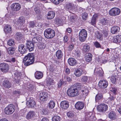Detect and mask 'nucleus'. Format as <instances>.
I'll return each mask as SVG.
<instances>
[{"mask_svg": "<svg viewBox=\"0 0 121 121\" xmlns=\"http://www.w3.org/2000/svg\"><path fill=\"white\" fill-rule=\"evenodd\" d=\"M34 60L33 54L32 53H29L24 58L23 62L25 65L28 66L33 63Z\"/></svg>", "mask_w": 121, "mask_h": 121, "instance_id": "1", "label": "nucleus"}, {"mask_svg": "<svg viewBox=\"0 0 121 121\" xmlns=\"http://www.w3.org/2000/svg\"><path fill=\"white\" fill-rule=\"evenodd\" d=\"M67 93L68 95L71 97H74L78 95L79 92L76 88L71 87L67 90Z\"/></svg>", "mask_w": 121, "mask_h": 121, "instance_id": "2", "label": "nucleus"}, {"mask_svg": "<svg viewBox=\"0 0 121 121\" xmlns=\"http://www.w3.org/2000/svg\"><path fill=\"white\" fill-rule=\"evenodd\" d=\"M44 34L46 38L50 39L53 38L55 35V31L50 28L46 29L44 32Z\"/></svg>", "mask_w": 121, "mask_h": 121, "instance_id": "3", "label": "nucleus"}, {"mask_svg": "<svg viewBox=\"0 0 121 121\" xmlns=\"http://www.w3.org/2000/svg\"><path fill=\"white\" fill-rule=\"evenodd\" d=\"M15 106L13 105L10 104L5 108L4 112L7 114H11L15 111Z\"/></svg>", "mask_w": 121, "mask_h": 121, "instance_id": "4", "label": "nucleus"}, {"mask_svg": "<svg viewBox=\"0 0 121 121\" xmlns=\"http://www.w3.org/2000/svg\"><path fill=\"white\" fill-rule=\"evenodd\" d=\"M87 33L85 29H82L80 31L79 33V38L81 42L84 41L87 37Z\"/></svg>", "mask_w": 121, "mask_h": 121, "instance_id": "5", "label": "nucleus"}, {"mask_svg": "<svg viewBox=\"0 0 121 121\" xmlns=\"http://www.w3.org/2000/svg\"><path fill=\"white\" fill-rule=\"evenodd\" d=\"M25 18L23 17H20L18 19H15L14 21L15 24L19 27H22L25 22Z\"/></svg>", "mask_w": 121, "mask_h": 121, "instance_id": "6", "label": "nucleus"}, {"mask_svg": "<svg viewBox=\"0 0 121 121\" xmlns=\"http://www.w3.org/2000/svg\"><path fill=\"white\" fill-rule=\"evenodd\" d=\"M121 13V10L119 8H114L111 9L109 11V13L111 16H116L119 15Z\"/></svg>", "mask_w": 121, "mask_h": 121, "instance_id": "7", "label": "nucleus"}, {"mask_svg": "<svg viewBox=\"0 0 121 121\" xmlns=\"http://www.w3.org/2000/svg\"><path fill=\"white\" fill-rule=\"evenodd\" d=\"M108 108V106L106 104H103L98 105L97 109L99 112H104L107 110Z\"/></svg>", "mask_w": 121, "mask_h": 121, "instance_id": "8", "label": "nucleus"}, {"mask_svg": "<svg viewBox=\"0 0 121 121\" xmlns=\"http://www.w3.org/2000/svg\"><path fill=\"white\" fill-rule=\"evenodd\" d=\"M49 95L47 92H43L40 93L39 95V98L41 101H45L49 96Z\"/></svg>", "mask_w": 121, "mask_h": 121, "instance_id": "9", "label": "nucleus"}, {"mask_svg": "<svg viewBox=\"0 0 121 121\" xmlns=\"http://www.w3.org/2000/svg\"><path fill=\"white\" fill-rule=\"evenodd\" d=\"M108 85L107 81L105 80H100L99 82V87L102 89H105L107 87Z\"/></svg>", "mask_w": 121, "mask_h": 121, "instance_id": "10", "label": "nucleus"}, {"mask_svg": "<svg viewBox=\"0 0 121 121\" xmlns=\"http://www.w3.org/2000/svg\"><path fill=\"white\" fill-rule=\"evenodd\" d=\"M9 65L5 63H1L0 64V69L3 72H6L8 70Z\"/></svg>", "mask_w": 121, "mask_h": 121, "instance_id": "11", "label": "nucleus"}, {"mask_svg": "<svg viewBox=\"0 0 121 121\" xmlns=\"http://www.w3.org/2000/svg\"><path fill=\"white\" fill-rule=\"evenodd\" d=\"M26 44L30 51L34 50L35 49V46L33 43L31 41L27 40Z\"/></svg>", "mask_w": 121, "mask_h": 121, "instance_id": "12", "label": "nucleus"}, {"mask_svg": "<svg viewBox=\"0 0 121 121\" xmlns=\"http://www.w3.org/2000/svg\"><path fill=\"white\" fill-rule=\"evenodd\" d=\"M69 103L67 101H61L60 103V106L62 109H66L69 107Z\"/></svg>", "mask_w": 121, "mask_h": 121, "instance_id": "13", "label": "nucleus"}, {"mask_svg": "<svg viewBox=\"0 0 121 121\" xmlns=\"http://www.w3.org/2000/svg\"><path fill=\"white\" fill-rule=\"evenodd\" d=\"M26 46L23 44H20L18 46V51L21 53L23 54L26 52Z\"/></svg>", "mask_w": 121, "mask_h": 121, "instance_id": "14", "label": "nucleus"}, {"mask_svg": "<svg viewBox=\"0 0 121 121\" xmlns=\"http://www.w3.org/2000/svg\"><path fill=\"white\" fill-rule=\"evenodd\" d=\"M26 104L29 108H32L35 106L36 103L33 100L30 99L27 101Z\"/></svg>", "mask_w": 121, "mask_h": 121, "instance_id": "15", "label": "nucleus"}, {"mask_svg": "<svg viewBox=\"0 0 121 121\" xmlns=\"http://www.w3.org/2000/svg\"><path fill=\"white\" fill-rule=\"evenodd\" d=\"M83 72L82 69L80 68H78L75 70L74 74L76 77H79L82 75Z\"/></svg>", "mask_w": 121, "mask_h": 121, "instance_id": "16", "label": "nucleus"}, {"mask_svg": "<svg viewBox=\"0 0 121 121\" xmlns=\"http://www.w3.org/2000/svg\"><path fill=\"white\" fill-rule=\"evenodd\" d=\"M94 72L99 76H101L103 75V71L100 67H96L94 70Z\"/></svg>", "mask_w": 121, "mask_h": 121, "instance_id": "17", "label": "nucleus"}, {"mask_svg": "<svg viewBox=\"0 0 121 121\" xmlns=\"http://www.w3.org/2000/svg\"><path fill=\"white\" fill-rule=\"evenodd\" d=\"M84 104L83 103L81 102H78L75 104L76 108L79 110H81L84 108Z\"/></svg>", "mask_w": 121, "mask_h": 121, "instance_id": "18", "label": "nucleus"}, {"mask_svg": "<svg viewBox=\"0 0 121 121\" xmlns=\"http://www.w3.org/2000/svg\"><path fill=\"white\" fill-rule=\"evenodd\" d=\"M89 92L88 88L86 87H85L84 88H82L80 91L81 94L83 96H87Z\"/></svg>", "mask_w": 121, "mask_h": 121, "instance_id": "19", "label": "nucleus"}, {"mask_svg": "<svg viewBox=\"0 0 121 121\" xmlns=\"http://www.w3.org/2000/svg\"><path fill=\"white\" fill-rule=\"evenodd\" d=\"M11 8L13 10L18 11L21 8L20 4L18 3L13 4L11 6Z\"/></svg>", "mask_w": 121, "mask_h": 121, "instance_id": "20", "label": "nucleus"}, {"mask_svg": "<svg viewBox=\"0 0 121 121\" xmlns=\"http://www.w3.org/2000/svg\"><path fill=\"white\" fill-rule=\"evenodd\" d=\"M120 30V28L117 26H113L111 29V31L112 34H116L119 32Z\"/></svg>", "mask_w": 121, "mask_h": 121, "instance_id": "21", "label": "nucleus"}, {"mask_svg": "<svg viewBox=\"0 0 121 121\" xmlns=\"http://www.w3.org/2000/svg\"><path fill=\"white\" fill-rule=\"evenodd\" d=\"M31 37L33 38L32 41L33 42H35L36 40H37V38L38 37L41 38V36L39 35L36 33L34 32H32L30 34Z\"/></svg>", "mask_w": 121, "mask_h": 121, "instance_id": "22", "label": "nucleus"}, {"mask_svg": "<svg viewBox=\"0 0 121 121\" xmlns=\"http://www.w3.org/2000/svg\"><path fill=\"white\" fill-rule=\"evenodd\" d=\"M4 30L6 33H11L12 32V29L11 26L9 25H6L4 27Z\"/></svg>", "mask_w": 121, "mask_h": 121, "instance_id": "23", "label": "nucleus"}, {"mask_svg": "<svg viewBox=\"0 0 121 121\" xmlns=\"http://www.w3.org/2000/svg\"><path fill=\"white\" fill-rule=\"evenodd\" d=\"M55 15V12L53 11L49 12L47 16V18L48 20H50L54 18Z\"/></svg>", "mask_w": 121, "mask_h": 121, "instance_id": "24", "label": "nucleus"}, {"mask_svg": "<svg viewBox=\"0 0 121 121\" xmlns=\"http://www.w3.org/2000/svg\"><path fill=\"white\" fill-rule=\"evenodd\" d=\"M68 62L69 64L71 66H73L77 64L75 59L73 58H70L68 60Z\"/></svg>", "mask_w": 121, "mask_h": 121, "instance_id": "25", "label": "nucleus"}, {"mask_svg": "<svg viewBox=\"0 0 121 121\" xmlns=\"http://www.w3.org/2000/svg\"><path fill=\"white\" fill-rule=\"evenodd\" d=\"M109 118L111 120H114L117 117V116L115 112L113 111L111 112L108 114Z\"/></svg>", "mask_w": 121, "mask_h": 121, "instance_id": "26", "label": "nucleus"}, {"mask_svg": "<svg viewBox=\"0 0 121 121\" xmlns=\"http://www.w3.org/2000/svg\"><path fill=\"white\" fill-rule=\"evenodd\" d=\"M35 76L36 79H39L43 77V74L41 72L37 71L35 73Z\"/></svg>", "mask_w": 121, "mask_h": 121, "instance_id": "27", "label": "nucleus"}, {"mask_svg": "<svg viewBox=\"0 0 121 121\" xmlns=\"http://www.w3.org/2000/svg\"><path fill=\"white\" fill-rule=\"evenodd\" d=\"M35 115V112L34 111H30L27 114L26 116V118L28 119H30L33 117Z\"/></svg>", "mask_w": 121, "mask_h": 121, "instance_id": "28", "label": "nucleus"}, {"mask_svg": "<svg viewBox=\"0 0 121 121\" xmlns=\"http://www.w3.org/2000/svg\"><path fill=\"white\" fill-rule=\"evenodd\" d=\"M92 57V54L91 53H89L85 56V60L86 61L89 62L91 60Z\"/></svg>", "mask_w": 121, "mask_h": 121, "instance_id": "29", "label": "nucleus"}, {"mask_svg": "<svg viewBox=\"0 0 121 121\" xmlns=\"http://www.w3.org/2000/svg\"><path fill=\"white\" fill-rule=\"evenodd\" d=\"M98 15L97 14H95L94 15L92 18L91 21V24L95 26L96 23V19L98 18Z\"/></svg>", "mask_w": 121, "mask_h": 121, "instance_id": "30", "label": "nucleus"}, {"mask_svg": "<svg viewBox=\"0 0 121 121\" xmlns=\"http://www.w3.org/2000/svg\"><path fill=\"white\" fill-rule=\"evenodd\" d=\"M90 48L89 45L86 44L83 46L82 50L84 52H88L90 50Z\"/></svg>", "mask_w": 121, "mask_h": 121, "instance_id": "31", "label": "nucleus"}, {"mask_svg": "<svg viewBox=\"0 0 121 121\" xmlns=\"http://www.w3.org/2000/svg\"><path fill=\"white\" fill-rule=\"evenodd\" d=\"M15 48L13 47H10L7 49L8 53L9 54L11 55L13 54L15 52Z\"/></svg>", "mask_w": 121, "mask_h": 121, "instance_id": "32", "label": "nucleus"}, {"mask_svg": "<svg viewBox=\"0 0 121 121\" xmlns=\"http://www.w3.org/2000/svg\"><path fill=\"white\" fill-rule=\"evenodd\" d=\"M66 8L69 10H73L74 8L73 5L71 3H67L66 5Z\"/></svg>", "mask_w": 121, "mask_h": 121, "instance_id": "33", "label": "nucleus"}, {"mask_svg": "<svg viewBox=\"0 0 121 121\" xmlns=\"http://www.w3.org/2000/svg\"><path fill=\"white\" fill-rule=\"evenodd\" d=\"M56 56L58 59L61 58L63 56L62 52L60 50H58L56 53Z\"/></svg>", "mask_w": 121, "mask_h": 121, "instance_id": "34", "label": "nucleus"}, {"mask_svg": "<svg viewBox=\"0 0 121 121\" xmlns=\"http://www.w3.org/2000/svg\"><path fill=\"white\" fill-rule=\"evenodd\" d=\"M3 85L6 88H9L11 86V84L9 81L5 80L3 82Z\"/></svg>", "mask_w": 121, "mask_h": 121, "instance_id": "35", "label": "nucleus"}, {"mask_svg": "<svg viewBox=\"0 0 121 121\" xmlns=\"http://www.w3.org/2000/svg\"><path fill=\"white\" fill-rule=\"evenodd\" d=\"M103 97L102 94L101 93H98L96 95L95 97V100L96 102L101 99Z\"/></svg>", "mask_w": 121, "mask_h": 121, "instance_id": "36", "label": "nucleus"}, {"mask_svg": "<svg viewBox=\"0 0 121 121\" xmlns=\"http://www.w3.org/2000/svg\"><path fill=\"white\" fill-rule=\"evenodd\" d=\"M55 23L58 26L61 25L63 23L62 21L59 18H56L55 21Z\"/></svg>", "mask_w": 121, "mask_h": 121, "instance_id": "37", "label": "nucleus"}, {"mask_svg": "<svg viewBox=\"0 0 121 121\" xmlns=\"http://www.w3.org/2000/svg\"><path fill=\"white\" fill-rule=\"evenodd\" d=\"M55 102L52 100L50 101L49 103L48 106L51 108H53L55 106Z\"/></svg>", "mask_w": 121, "mask_h": 121, "instance_id": "38", "label": "nucleus"}, {"mask_svg": "<svg viewBox=\"0 0 121 121\" xmlns=\"http://www.w3.org/2000/svg\"><path fill=\"white\" fill-rule=\"evenodd\" d=\"M16 36L17 39L19 40L22 39V35L21 33L20 32L17 33L16 34Z\"/></svg>", "mask_w": 121, "mask_h": 121, "instance_id": "39", "label": "nucleus"}, {"mask_svg": "<svg viewBox=\"0 0 121 121\" xmlns=\"http://www.w3.org/2000/svg\"><path fill=\"white\" fill-rule=\"evenodd\" d=\"M61 118L58 116H54L52 118V121H60Z\"/></svg>", "mask_w": 121, "mask_h": 121, "instance_id": "40", "label": "nucleus"}, {"mask_svg": "<svg viewBox=\"0 0 121 121\" xmlns=\"http://www.w3.org/2000/svg\"><path fill=\"white\" fill-rule=\"evenodd\" d=\"M107 23V21L106 19L105 18H103L101 19L100 22V23L101 25H104L106 24Z\"/></svg>", "mask_w": 121, "mask_h": 121, "instance_id": "41", "label": "nucleus"}, {"mask_svg": "<svg viewBox=\"0 0 121 121\" xmlns=\"http://www.w3.org/2000/svg\"><path fill=\"white\" fill-rule=\"evenodd\" d=\"M67 115L68 117L69 118H72L75 116L74 113L71 111H69L67 112Z\"/></svg>", "mask_w": 121, "mask_h": 121, "instance_id": "42", "label": "nucleus"}, {"mask_svg": "<svg viewBox=\"0 0 121 121\" xmlns=\"http://www.w3.org/2000/svg\"><path fill=\"white\" fill-rule=\"evenodd\" d=\"M95 36L97 38L100 39L102 37V35L98 31H96L95 33Z\"/></svg>", "mask_w": 121, "mask_h": 121, "instance_id": "43", "label": "nucleus"}, {"mask_svg": "<svg viewBox=\"0 0 121 121\" xmlns=\"http://www.w3.org/2000/svg\"><path fill=\"white\" fill-rule=\"evenodd\" d=\"M82 17L83 20H85L87 18L88 14L86 13H83L82 14Z\"/></svg>", "mask_w": 121, "mask_h": 121, "instance_id": "44", "label": "nucleus"}, {"mask_svg": "<svg viewBox=\"0 0 121 121\" xmlns=\"http://www.w3.org/2000/svg\"><path fill=\"white\" fill-rule=\"evenodd\" d=\"M8 44L10 46H13L14 44V41L12 39H10L8 41Z\"/></svg>", "mask_w": 121, "mask_h": 121, "instance_id": "45", "label": "nucleus"}, {"mask_svg": "<svg viewBox=\"0 0 121 121\" xmlns=\"http://www.w3.org/2000/svg\"><path fill=\"white\" fill-rule=\"evenodd\" d=\"M88 80V77L85 76H83L81 78V81L83 82H87Z\"/></svg>", "mask_w": 121, "mask_h": 121, "instance_id": "46", "label": "nucleus"}, {"mask_svg": "<svg viewBox=\"0 0 121 121\" xmlns=\"http://www.w3.org/2000/svg\"><path fill=\"white\" fill-rule=\"evenodd\" d=\"M64 0H52V1L55 4H58L63 2Z\"/></svg>", "mask_w": 121, "mask_h": 121, "instance_id": "47", "label": "nucleus"}, {"mask_svg": "<svg viewBox=\"0 0 121 121\" xmlns=\"http://www.w3.org/2000/svg\"><path fill=\"white\" fill-rule=\"evenodd\" d=\"M74 86L76 87V88H81L82 87V85L81 83L78 82H76L74 84Z\"/></svg>", "mask_w": 121, "mask_h": 121, "instance_id": "48", "label": "nucleus"}, {"mask_svg": "<svg viewBox=\"0 0 121 121\" xmlns=\"http://www.w3.org/2000/svg\"><path fill=\"white\" fill-rule=\"evenodd\" d=\"M110 80L112 83H114L117 80V77L115 76H112L111 77Z\"/></svg>", "mask_w": 121, "mask_h": 121, "instance_id": "49", "label": "nucleus"}, {"mask_svg": "<svg viewBox=\"0 0 121 121\" xmlns=\"http://www.w3.org/2000/svg\"><path fill=\"white\" fill-rule=\"evenodd\" d=\"M111 42L115 43L117 42H118L116 36H114L112 38V39L111 40Z\"/></svg>", "mask_w": 121, "mask_h": 121, "instance_id": "50", "label": "nucleus"}, {"mask_svg": "<svg viewBox=\"0 0 121 121\" xmlns=\"http://www.w3.org/2000/svg\"><path fill=\"white\" fill-rule=\"evenodd\" d=\"M35 22L34 21H32L30 22L29 24L30 27L32 28H33L35 26H37L35 25Z\"/></svg>", "mask_w": 121, "mask_h": 121, "instance_id": "51", "label": "nucleus"}, {"mask_svg": "<svg viewBox=\"0 0 121 121\" xmlns=\"http://www.w3.org/2000/svg\"><path fill=\"white\" fill-rule=\"evenodd\" d=\"M117 89L115 88H112L110 91L112 94L115 95L116 94Z\"/></svg>", "mask_w": 121, "mask_h": 121, "instance_id": "52", "label": "nucleus"}, {"mask_svg": "<svg viewBox=\"0 0 121 121\" xmlns=\"http://www.w3.org/2000/svg\"><path fill=\"white\" fill-rule=\"evenodd\" d=\"M48 112V110L47 109L43 108L42 109L41 113L42 114H43L44 115H46L47 113Z\"/></svg>", "mask_w": 121, "mask_h": 121, "instance_id": "53", "label": "nucleus"}, {"mask_svg": "<svg viewBox=\"0 0 121 121\" xmlns=\"http://www.w3.org/2000/svg\"><path fill=\"white\" fill-rule=\"evenodd\" d=\"M11 17V16L9 13H7L5 15L4 18L7 20H8Z\"/></svg>", "mask_w": 121, "mask_h": 121, "instance_id": "54", "label": "nucleus"}, {"mask_svg": "<svg viewBox=\"0 0 121 121\" xmlns=\"http://www.w3.org/2000/svg\"><path fill=\"white\" fill-rule=\"evenodd\" d=\"M28 90L31 91L33 90L34 89V87L31 85H30V86H28Z\"/></svg>", "mask_w": 121, "mask_h": 121, "instance_id": "55", "label": "nucleus"}, {"mask_svg": "<svg viewBox=\"0 0 121 121\" xmlns=\"http://www.w3.org/2000/svg\"><path fill=\"white\" fill-rule=\"evenodd\" d=\"M92 113L91 112H87L86 113V117L88 118L91 117L92 115Z\"/></svg>", "mask_w": 121, "mask_h": 121, "instance_id": "56", "label": "nucleus"}, {"mask_svg": "<svg viewBox=\"0 0 121 121\" xmlns=\"http://www.w3.org/2000/svg\"><path fill=\"white\" fill-rule=\"evenodd\" d=\"M117 108L119 112L121 114V105L117 106Z\"/></svg>", "mask_w": 121, "mask_h": 121, "instance_id": "57", "label": "nucleus"}, {"mask_svg": "<svg viewBox=\"0 0 121 121\" xmlns=\"http://www.w3.org/2000/svg\"><path fill=\"white\" fill-rule=\"evenodd\" d=\"M116 36L118 42L119 43L121 42V35H117Z\"/></svg>", "mask_w": 121, "mask_h": 121, "instance_id": "58", "label": "nucleus"}, {"mask_svg": "<svg viewBox=\"0 0 121 121\" xmlns=\"http://www.w3.org/2000/svg\"><path fill=\"white\" fill-rule=\"evenodd\" d=\"M34 11L36 14H39L40 13V10L38 8H36L34 9Z\"/></svg>", "mask_w": 121, "mask_h": 121, "instance_id": "59", "label": "nucleus"}, {"mask_svg": "<svg viewBox=\"0 0 121 121\" xmlns=\"http://www.w3.org/2000/svg\"><path fill=\"white\" fill-rule=\"evenodd\" d=\"M74 48V46L73 45H70L68 47V50L70 51L72 50V49H73Z\"/></svg>", "mask_w": 121, "mask_h": 121, "instance_id": "60", "label": "nucleus"}, {"mask_svg": "<svg viewBox=\"0 0 121 121\" xmlns=\"http://www.w3.org/2000/svg\"><path fill=\"white\" fill-rule=\"evenodd\" d=\"M95 46L97 48H98L100 47V44L98 42H95L94 43Z\"/></svg>", "mask_w": 121, "mask_h": 121, "instance_id": "61", "label": "nucleus"}, {"mask_svg": "<svg viewBox=\"0 0 121 121\" xmlns=\"http://www.w3.org/2000/svg\"><path fill=\"white\" fill-rule=\"evenodd\" d=\"M65 79L67 80V81L69 82H70L72 81V78L70 77H65Z\"/></svg>", "mask_w": 121, "mask_h": 121, "instance_id": "62", "label": "nucleus"}, {"mask_svg": "<svg viewBox=\"0 0 121 121\" xmlns=\"http://www.w3.org/2000/svg\"><path fill=\"white\" fill-rule=\"evenodd\" d=\"M62 83V82L61 80L59 81L58 84V87L59 88L60 87Z\"/></svg>", "mask_w": 121, "mask_h": 121, "instance_id": "63", "label": "nucleus"}, {"mask_svg": "<svg viewBox=\"0 0 121 121\" xmlns=\"http://www.w3.org/2000/svg\"><path fill=\"white\" fill-rule=\"evenodd\" d=\"M72 31V30L71 28H69L66 29V32H67L69 33H71Z\"/></svg>", "mask_w": 121, "mask_h": 121, "instance_id": "64", "label": "nucleus"}]
</instances>
